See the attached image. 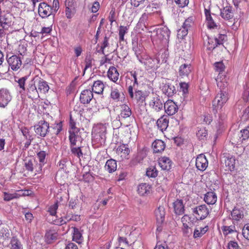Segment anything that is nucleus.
Instances as JSON below:
<instances>
[{
	"instance_id": "53",
	"label": "nucleus",
	"mask_w": 249,
	"mask_h": 249,
	"mask_svg": "<svg viewBox=\"0 0 249 249\" xmlns=\"http://www.w3.org/2000/svg\"><path fill=\"white\" fill-rule=\"evenodd\" d=\"M128 28L126 26H120L119 29V36L120 41L124 40V36L127 33Z\"/></svg>"
},
{
	"instance_id": "22",
	"label": "nucleus",
	"mask_w": 249,
	"mask_h": 249,
	"mask_svg": "<svg viewBox=\"0 0 249 249\" xmlns=\"http://www.w3.org/2000/svg\"><path fill=\"white\" fill-rule=\"evenodd\" d=\"M175 213L177 215H181L184 213V205L181 199H177L173 203Z\"/></svg>"
},
{
	"instance_id": "43",
	"label": "nucleus",
	"mask_w": 249,
	"mask_h": 249,
	"mask_svg": "<svg viewBox=\"0 0 249 249\" xmlns=\"http://www.w3.org/2000/svg\"><path fill=\"white\" fill-rule=\"evenodd\" d=\"M225 163L228 167V170L232 171L235 167V160L232 156L227 157L225 159Z\"/></svg>"
},
{
	"instance_id": "13",
	"label": "nucleus",
	"mask_w": 249,
	"mask_h": 249,
	"mask_svg": "<svg viewBox=\"0 0 249 249\" xmlns=\"http://www.w3.org/2000/svg\"><path fill=\"white\" fill-rule=\"evenodd\" d=\"M194 213L197 215V219L203 220L209 214V210L205 205H201L195 208L193 211Z\"/></svg>"
},
{
	"instance_id": "44",
	"label": "nucleus",
	"mask_w": 249,
	"mask_h": 249,
	"mask_svg": "<svg viewBox=\"0 0 249 249\" xmlns=\"http://www.w3.org/2000/svg\"><path fill=\"white\" fill-rule=\"evenodd\" d=\"M146 156L147 150L145 148H143L142 149H140L134 158V160L137 162H141L143 160Z\"/></svg>"
},
{
	"instance_id": "2",
	"label": "nucleus",
	"mask_w": 249,
	"mask_h": 249,
	"mask_svg": "<svg viewBox=\"0 0 249 249\" xmlns=\"http://www.w3.org/2000/svg\"><path fill=\"white\" fill-rule=\"evenodd\" d=\"M131 115L132 111L129 107L125 104L122 105L121 106L120 113L118 115L116 119L122 124L124 123L126 120H132Z\"/></svg>"
},
{
	"instance_id": "38",
	"label": "nucleus",
	"mask_w": 249,
	"mask_h": 249,
	"mask_svg": "<svg viewBox=\"0 0 249 249\" xmlns=\"http://www.w3.org/2000/svg\"><path fill=\"white\" fill-rule=\"evenodd\" d=\"M208 230V227L196 228L194 231L193 237L195 239L201 237Z\"/></svg>"
},
{
	"instance_id": "33",
	"label": "nucleus",
	"mask_w": 249,
	"mask_h": 249,
	"mask_svg": "<svg viewBox=\"0 0 249 249\" xmlns=\"http://www.w3.org/2000/svg\"><path fill=\"white\" fill-rule=\"evenodd\" d=\"M133 50L135 52V54L139 61L142 59L144 55H146L144 52V48L142 46L138 44L133 46Z\"/></svg>"
},
{
	"instance_id": "8",
	"label": "nucleus",
	"mask_w": 249,
	"mask_h": 249,
	"mask_svg": "<svg viewBox=\"0 0 249 249\" xmlns=\"http://www.w3.org/2000/svg\"><path fill=\"white\" fill-rule=\"evenodd\" d=\"M7 61L11 67V68L13 71H17L19 69L22 65V61L21 57L17 55H13L9 56L8 55L6 56Z\"/></svg>"
},
{
	"instance_id": "49",
	"label": "nucleus",
	"mask_w": 249,
	"mask_h": 249,
	"mask_svg": "<svg viewBox=\"0 0 249 249\" xmlns=\"http://www.w3.org/2000/svg\"><path fill=\"white\" fill-rule=\"evenodd\" d=\"M217 42L215 38L210 37L208 36V42L207 44V49L209 50H213L218 45Z\"/></svg>"
},
{
	"instance_id": "25",
	"label": "nucleus",
	"mask_w": 249,
	"mask_h": 249,
	"mask_svg": "<svg viewBox=\"0 0 249 249\" xmlns=\"http://www.w3.org/2000/svg\"><path fill=\"white\" fill-rule=\"evenodd\" d=\"M220 15L225 19L229 20L233 17V14L232 12V7L230 6H227L220 10Z\"/></svg>"
},
{
	"instance_id": "34",
	"label": "nucleus",
	"mask_w": 249,
	"mask_h": 249,
	"mask_svg": "<svg viewBox=\"0 0 249 249\" xmlns=\"http://www.w3.org/2000/svg\"><path fill=\"white\" fill-rule=\"evenodd\" d=\"M72 229H73L72 240L78 244L81 243L83 241L81 231L76 227H72Z\"/></svg>"
},
{
	"instance_id": "56",
	"label": "nucleus",
	"mask_w": 249,
	"mask_h": 249,
	"mask_svg": "<svg viewBox=\"0 0 249 249\" xmlns=\"http://www.w3.org/2000/svg\"><path fill=\"white\" fill-rule=\"evenodd\" d=\"M181 222L183 227L186 226V227H188V226H191L193 224L191 217L187 214H185L181 218Z\"/></svg>"
},
{
	"instance_id": "50",
	"label": "nucleus",
	"mask_w": 249,
	"mask_h": 249,
	"mask_svg": "<svg viewBox=\"0 0 249 249\" xmlns=\"http://www.w3.org/2000/svg\"><path fill=\"white\" fill-rule=\"evenodd\" d=\"M158 171L154 166H150L147 168L146 175L149 178H155L158 176Z\"/></svg>"
},
{
	"instance_id": "15",
	"label": "nucleus",
	"mask_w": 249,
	"mask_h": 249,
	"mask_svg": "<svg viewBox=\"0 0 249 249\" xmlns=\"http://www.w3.org/2000/svg\"><path fill=\"white\" fill-rule=\"evenodd\" d=\"M36 85L37 87L38 93H45L49 89V87L47 83L40 77L34 78Z\"/></svg>"
},
{
	"instance_id": "17",
	"label": "nucleus",
	"mask_w": 249,
	"mask_h": 249,
	"mask_svg": "<svg viewBox=\"0 0 249 249\" xmlns=\"http://www.w3.org/2000/svg\"><path fill=\"white\" fill-rule=\"evenodd\" d=\"M196 168L200 171H204L208 166V160L203 154L199 155L196 161Z\"/></svg>"
},
{
	"instance_id": "60",
	"label": "nucleus",
	"mask_w": 249,
	"mask_h": 249,
	"mask_svg": "<svg viewBox=\"0 0 249 249\" xmlns=\"http://www.w3.org/2000/svg\"><path fill=\"white\" fill-rule=\"evenodd\" d=\"M46 156V153L44 151H41L37 154V157L39 161L41 163L44 164L45 161V158Z\"/></svg>"
},
{
	"instance_id": "14",
	"label": "nucleus",
	"mask_w": 249,
	"mask_h": 249,
	"mask_svg": "<svg viewBox=\"0 0 249 249\" xmlns=\"http://www.w3.org/2000/svg\"><path fill=\"white\" fill-rule=\"evenodd\" d=\"M12 97L9 91L5 89H0V107H4L11 101Z\"/></svg>"
},
{
	"instance_id": "58",
	"label": "nucleus",
	"mask_w": 249,
	"mask_h": 249,
	"mask_svg": "<svg viewBox=\"0 0 249 249\" xmlns=\"http://www.w3.org/2000/svg\"><path fill=\"white\" fill-rule=\"evenodd\" d=\"M27 79V76H24L18 78V80H16V81L17 82L18 84V86L19 87L24 91L25 90V84Z\"/></svg>"
},
{
	"instance_id": "52",
	"label": "nucleus",
	"mask_w": 249,
	"mask_h": 249,
	"mask_svg": "<svg viewBox=\"0 0 249 249\" xmlns=\"http://www.w3.org/2000/svg\"><path fill=\"white\" fill-rule=\"evenodd\" d=\"M196 136L200 140H204L208 135L207 130L205 128H200L196 132Z\"/></svg>"
},
{
	"instance_id": "4",
	"label": "nucleus",
	"mask_w": 249,
	"mask_h": 249,
	"mask_svg": "<svg viewBox=\"0 0 249 249\" xmlns=\"http://www.w3.org/2000/svg\"><path fill=\"white\" fill-rule=\"evenodd\" d=\"M193 24V19L189 18L184 22L181 28L178 31L177 37L178 39H182L188 33V30L190 29Z\"/></svg>"
},
{
	"instance_id": "18",
	"label": "nucleus",
	"mask_w": 249,
	"mask_h": 249,
	"mask_svg": "<svg viewBox=\"0 0 249 249\" xmlns=\"http://www.w3.org/2000/svg\"><path fill=\"white\" fill-rule=\"evenodd\" d=\"M92 91L89 89H85L82 91L80 96V101L83 104H89L92 99L93 95Z\"/></svg>"
},
{
	"instance_id": "24",
	"label": "nucleus",
	"mask_w": 249,
	"mask_h": 249,
	"mask_svg": "<svg viewBox=\"0 0 249 249\" xmlns=\"http://www.w3.org/2000/svg\"><path fill=\"white\" fill-rule=\"evenodd\" d=\"M205 15L207 23V26L210 29L216 28L217 25L214 22L213 18L212 17L210 9L205 8Z\"/></svg>"
},
{
	"instance_id": "62",
	"label": "nucleus",
	"mask_w": 249,
	"mask_h": 249,
	"mask_svg": "<svg viewBox=\"0 0 249 249\" xmlns=\"http://www.w3.org/2000/svg\"><path fill=\"white\" fill-rule=\"evenodd\" d=\"M116 12L115 8L112 7L109 12L108 16V19L110 22V24L112 25V23L116 20L115 19Z\"/></svg>"
},
{
	"instance_id": "57",
	"label": "nucleus",
	"mask_w": 249,
	"mask_h": 249,
	"mask_svg": "<svg viewBox=\"0 0 249 249\" xmlns=\"http://www.w3.org/2000/svg\"><path fill=\"white\" fill-rule=\"evenodd\" d=\"M222 230L224 232V234H228L233 232L235 231V226L231 225L230 226H224L222 227Z\"/></svg>"
},
{
	"instance_id": "41",
	"label": "nucleus",
	"mask_w": 249,
	"mask_h": 249,
	"mask_svg": "<svg viewBox=\"0 0 249 249\" xmlns=\"http://www.w3.org/2000/svg\"><path fill=\"white\" fill-rule=\"evenodd\" d=\"M215 80L217 82V86L220 89V92L221 90H226V88L228 86V83L225 77L222 78L221 76H218Z\"/></svg>"
},
{
	"instance_id": "28",
	"label": "nucleus",
	"mask_w": 249,
	"mask_h": 249,
	"mask_svg": "<svg viewBox=\"0 0 249 249\" xmlns=\"http://www.w3.org/2000/svg\"><path fill=\"white\" fill-rule=\"evenodd\" d=\"M169 119L167 116H164L161 117L157 121L158 127L162 132L165 130L168 126Z\"/></svg>"
},
{
	"instance_id": "59",
	"label": "nucleus",
	"mask_w": 249,
	"mask_h": 249,
	"mask_svg": "<svg viewBox=\"0 0 249 249\" xmlns=\"http://www.w3.org/2000/svg\"><path fill=\"white\" fill-rule=\"evenodd\" d=\"M69 127L70 129L69 131L79 132V128L76 127L75 123L71 117H70V119Z\"/></svg>"
},
{
	"instance_id": "46",
	"label": "nucleus",
	"mask_w": 249,
	"mask_h": 249,
	"mask_svg": "<svg viewBox=\"0 0 249 249\" xmlns=\"http://www.w3.org/2000/svg\"><path fill=\"white\" fill-rule=\"evenodd\" d=\"M141 71H131L130 72L131 76L134 79V83L133 86V88L135 89V85H138V80L140 79L142 77V75L141 74Z\"/></svg>"
},
{
	"instance_id": "23",
	"label": "nucleus",
	"mask_w": 249,
	"mask_h": 249,
	"mask_svg": "<svg viewBox=\"0 0 249 249\" xmlns=\"http://www.w3.org/2000/svg\"><path fill=\"white\" fill-rule=\"evenodd\" d=\"M165 213V209L163 206H160L155 210V214L158 224H161L164 221Z\"/></svg>"
},
{
	"instance_id": "6",
	"label": "nucleus",
	"mask_w": 249,
	"mask_h": 249,
	"mask_svg": "<svg viewBox=\"0 0 249 249\" xmlns=\"http://www.w3.org/2000/svg\"><path fill=\"white\" fill-rule=\"evenodd\" d=\"M133 89L132 86H129L128 88V93L130 97L132 99L136 100L139 104L142 105L144 103L145 96L143 92L139 90H135V93L133 92Z\"/></svg>"
},
{
	"instance_id": "39",
	"label": "nucleus",
	"mask_w": 249,
	"mask_h": 249,
	"mask_svg": "<svg viewBox=\"0 0 249 249\" xmlns=\"http://www.w3.org/2000/svg\"><path fill=\"white\" fill-rule=\"evenodd\" d=\"M24 165L28 171L33 172V166L36 163L35 158L33 157L26 158L24 160Z\"/></svg>"
},
{
	"instance_id": "54",
	"label": "nucleus",
	"mask_w": 249,
	"mask_h": 249,
	"mask_svg": "<svg viewBox=\"0 0 249 249\" xmlns=\"http://www.w3.org/2000/svg\"><path fill=\"white\" fill-rule=\"evenodd\" d=\"M240 138L239 142H243V141L249 138V130L247 129H244L240 131V134L239 136Z\"/></svg>"
},
{
	"instance_id": "36",
	"label": "nucleus",
	"mask_w": 249,
	"mask_h": 249,
	"mask_svg": "<svg viewBox=\"0 0 249 249\" xmlns=\"http://www.w3.org/2000/svg\"><path fill=\"white\" fill-rule=\"evenodd\" d=\"M105 168L109 173L114 172L117 169L116 161L112 159L107 160L106 163Z\"/></svg>"
},
{
	"instance_id": "30",
	"label": "nucleus",
	"mask_w": 249,
	"mask_h": 249,
	"mask_svg": "<svg viewBox=\"0 0 249 249\" xmlns=\"http://www.w3.org/2000/svg\"><path fill=\"white\" fill-rule=\"evenodd\" d=\"M204 200L208 204H214L217 201V196L213 192H207L204 196Z\"/></svg>"
},
{
	"instance_id": "16",
	"label": "nucleus",
	"mask_w": 249,
	"mask_h": 249,
	"mask_svg": "<svg viewBox=\"0 0 249 249\" xmlns=\"http://www.w3.org/2000/svg\"><path fill=\"white\" fill-rule=\"evenodd\" d=\"M164 108L165 112L168 115L175 114L178 110V106L171 100H168L164 104Z\"/></svg>"
},
{
	"instance_id": "29",
	"label": "nucleus",
	"mask_w": 249,
	"mask_h": 249,
	"mask_svg": "<svg viewBox=\"0 0 249 249\" xmlns=\"http://www.w3.org/2000/svg\"><path fill=\"white\" fill-rule=\"evenodd\" d=\"M159 165L164 170H169L171 168V160L167 157H162L159 159Z\"/></svg>"
},
{
	"instance_id": "40",
	"label": "nucleus",
	"mask_w": 249,
	"mask_h": 249,
	"mask_svg": "<svg viewBox=\"0 0 249 249\" xmlns=\"http://www.w3.org/2000/svg\"><path fill=\"white\" fill-rule=\"evenodd\" d=\"M58 233L54 231H50L45 234V240L47 243L51 244L57 239Z\"/></svg>"
},
{
	"instance_id": "11",
	"label": "nucleus",
	"mask_w": 249,
	"mask_h": 249,
	"mask_svg": "<svg viewBox=\"0 0 249 249\" xmlns=\"http://www.w3.org/2000/svg\"><path fill=\"white\" fill-rule=\"evenodd\" d=\"M170 35V31L166 26L158 28L156 30V35L158 38L164 43L168 42Z\"/></svg>"
},
{
	"instance_id": "35",
	"label": "nucleus",
	"mask_w": 249,
	"mask_h": 249,
	"mask_svg": "<svg viewBox=\"0 0 249 249\" xmlns=\"http://www.w3.org/2000/svg\"><path fill=\"white\" fill-rule=\"evenodd\" d=\"M151 186L146 183H142L138 187V194L141 196H144L150 193Z\"/></svg>"
},
{
	"instance_id": "51",
	"label": "nucleus",
	"mask_w": 249,
	"mask_h": 249,
	"mask_svg": "<svg viewBox=\"0 0 249 249\" xmlns=\"http://www.w3.org/2000/svg\"><path fill=\"white\" fill-rule=\"evenodd\" d=\"M20 196L17 193L10 194L7 192H3V199L4 201H9L14 198H18Z\"/></svg>"
},
{
	"instance_id": "10",
	"label": "nucleus",
	"mask_w": 249,
	"mask_h": 249,
	"mask_svg": "<svg viewBox=\"0 0 249 249\" xmlns=\"http://www.w3.org/2000/svg\"><path fill=\"white\" fill-rule=\"evenodd\" d=\"M122 87L121 85L114 84L111 87L110 98L115 102L121 100L123 95Z\"/></svg>"
},
{
	"instance_id": "42",
	"label": "nucleus",
	"mask_w": 249,
	"mask_h": 249,
	"mask_svg": "<svg viewBox=\"0 0 249 249\" xmlns=\"http://www.w3.org/2000/svg\"><path fill=\"white\" fill-rule=\"evenodd\" d=\"M163 92L168 97L172 96L176 92L174 86L169 84H166L163 88Z\"/></svg>"
},
{
	"instance_id": "48",
	"label": "nucleus",
	"mask_w": 249,
	"mask_h": 249,
	"mask_svg": "<svg viewBox=\"0 0 249 249\" xmlns=\"http://www.w3.org/2000/svg\"><path fill=\"white\" fill-rule=\"evenodd\" d=\"M11 25V22L5 16H0V27L8 29Z\"/></svg>"
},
{
	"instance_id": "64",
	"label": "nucleus",
	"mask_w": 249,
	"mask_h": 249,
	"mask_svg": "<svg viewBox=\"0 0 249 249\" xmlns=\"http://www.w3.org/2000/svg\"><path fill=\"white\" fill-rule=\"evenodd\" d=\"M242 234L246 239L249 240V224L244 226L242 230Z\"/></svg>"
},
{
	"instance_id": "3",
	"label": "nucleus",
	"mask_w": 249,
	"mask_h": 249,
	"mask_svg": "<svg viewBox=\"0 0 249 249\" xmlns=\"http://www.w3.org/2000/svg\"><path fill=\"white\" fill-rule=\"evenodd\" d=\"M49 124L45 120L39 121L34 125L35 133L41 137H45L49 131Z\"/></svg>"
},
{
	"instance_id": "31",
	"label": "nucleus",
	"mask_w": 249,
	"mask_h": 249,
	"mask_svg": "<svg viewBox=\"0 0 249 249\" xmlns=\"http://www.w3.org/2000/svg\"><path fill=\"white\" fill-rule=\"evenodd\" d=\"M244 216L243 211L236 208H234L231 212L229 218L234 221H239Z\"/></svg>"
},
{
	"instance_id": "1",
	"label": "nucleus",
	"mask_w": 249,
	"mask_h": 249,
	"mask_svg": "<svg viewBox=\"0 0 249 249\" xmlns=\"http://www.w3.org/2000/svg\"><path fill=\"white\" fill-rule=\"evenodd\" d=\"M229 98L226 90H221L218 92L213 101V110L214 113L217 112L218 108L221 109L227 102Z\"/></svg>"
},
{
	"instance_id": "12",
	"label": "nucleus",
	"mask_w": 249,
	"mask_h": 249,
	"mask_svg": "<svg viewBox=\"0 0 249 249\" xmlns=\"http://www.w3.org/2000/svg\"><path fill=\"white\" fill-rule=\"evenodd\" d=\"M139 62L144 64L147 70H149L154 68L156 65L159 63L160 60L157 58H153L146 54Z\"/></svg>"
},
{
	"instance_id": "9",
	"label": "nucleus",
	"mask_w": 249,
	"mask_h": 249,
	"mask_svg": "<svg viewBox=\"0 0 249 249\" xmlns=\"http://www.w3.org/2000/svg\"><path fill=\"white\" fill-rule=\"evenodd\" d=\"M164 101L161 97L155 95L149 102V106L156 112H159L163 109Z\"/></svg>"
},
{
	"instance_id": "26",
	"label": "nucleus",
	"mask_w": 249,
	"mask_h": 249,
	"mask_svg": "<svg viewBox=\"0 0 249 249\" xmlns=\"http://www.w3.org/2000/svg\"><path fill=\"white\" fill-rule=\"evenodd\" d=\"M152 147L154 153H160L165 147L164 142L160 140H156L152 143Z\"/></svg>"
},
{
	"instance_id": "7",
	"label": "nucleus",
	"mask_w": 249,
	"mask_h": 249,
	"mask_svg": "<svg viewBox=\"0 0 249 249\" xmlns=\"http://www.w3.org/2000/svg\"><path fill=\"white\" fill-rule=\"evenodd\" d=\"M26 92L29 98L36 99L39 97L34 78L29 82L27 87Z\"/></svg>"
},
{
	"instance_id": "37",
	"label": "nucleus",
	"mask_w": 249,
	"mask_h": 249,
	"mask_svg": "<svg viewBox=\"0 0 249 249\" xmlns=\"http://www.w3.org/2000/svg\"><path fill=\"white\" fill-rule=\"evenodd\" d=\"M119 74L117 70L114 67H110L107 71L108 77L114 82H116L118 79Z\"/></svg>"
},
{
	"instance_id": "27",
	"label": "nucleus",
	"mask_w": 249,
	"mask_h": 249,
	"mask_svg": "<svg viewBox=\"0 0 249 249\" xmlns=\"http://www.w3.org/2000/svg\"><path fill=\"white\" fill-rule=\"evenodd\" d=\"M117 153L120 155L121 157L128 159L127 156L130 153V149L126 144H123L119 146L116 149Z\"/></svg>"
},
{
	"instance_id": "21",
	"label": "nucleus",
	"mask_w": 249,
	"mask_h": 249,
	"mask_svg": "<svg viewBox=\"0 0 249 249\" xmlns=\"http://www.w3.org/2000/svg\"><path fill=\"white\" fill-rule=\"evenodd\" d=\"M69 133L70 146H76L78 142H81V137L79 134V132L69 131Z\"/></svg>"
},
{
	"instance_id": "20",
	"label": "nucleus",
	"mask_w": 249,
	"mask_h": 249,
	"mask_svg": "<svg viewBox=\"0 0 249 249\" xmlns=\"http://www.w3.org/2000/svg\"><path fill=\"white\" fill-rule=\"evenodd\" d=\"M192 67L190 64H184L179 68L178 73L182 77H188L192 71Z\"/></svg>"
},
{
	"instance_id": "5",
	"label": "nucleus",
	"mask_w": 249,
	"mask_h": 249,
	"mask_svg": "<svg viewBox=\"0 0 249 249\" xmlns=\"http://www.w3.org/2000/svg\"><path fill=\"white\" fill-rule=\"evenodd\" d=\"M38 12L42 18H46L52 15L53 18L55 16L52 7L46 2H41L39 4Z\"/></svg>"
},
{
	"instance_id": "61",
	"label": "nucleus",
	"mask_w": 249,
	"mask_h": 249,
	"mask_svg": "<svg viewBox=\"0 0 249 249\" xmlns=\"http://www.w3.org/2000/svg\"><path fill=\"white\" fill-rule=\"evenodd\" d=\"M215 70L219 73L222 72L225 69V66L222 62H217L214 64Z\"/></svg>"
},
{
	"instance_id": "47",
	"label": "nucleus",
	"mask_w": 249,
	"mask_h": 249,
	"mask_svg": "<svg viewBox=\"0 0 249 249\" xmlns=\"http://www.w3.org/2000/svg\"><path fill=\"white\" fill-rule=\"evenodd\" d=\"M71 152L75 156H76L79 159L83 156V153L81 150V146L78 144L77 146H70Z\"/></svg>"
},
{
	"instance_id": "63",
	"label": "nucleus",
	"mask_w": 249,
	"mask_h": 249,
	"mask_svg": "<svg viewBox=\"0 0 249 249\" xmlns=\"http://www.w3.org/2000/svg\"><path fill=\"white\" fill-rule=\"evenodd\" d=\"M243 98L245 102H248L249 99V84H247L244 88L243 93Z\"/></svg>"
},
{
	"instance_id": "55",
	"label": "nucleus",
	"mask_w": 249,
	"mask_h": 249,
	"mask_svg": "<svg viewBox=\"0 0 249 249\" xmlns=\"http://www.w3.org/2000/svg\"><path fill=\"white\" fill-rule=\"evenodd\" d=\"M59 206V202L57 201L54 204L50 206L49 207L48 212L50 213L51 215H55L56 213V210L58 209V208Z\"/></svg>"
},
{
	"instance_id": "45",
	"label": "nucleus",
	"mask_w": 249,
	"mask_h": 249,
	"mask_svg": "<svg viewBox=\"0 0 249 249\" xmlns=\"http://www.w3.org/2000/svg\"><path fill=\"white\" fill-rule=\"evenodd\" d=\"M11 246L10 249H22V245L16 237H13L10 241Z\"/></svg>"
},
{
	"instance_id": "32",
	"label": "nucleus",
	"mask_w": 249,
	"mask_h": 249,
	"mask_svg": "<svg viewBox=\"0 0 249 249\" xmlns=\"http://www.w3.org/2000/svg\"><path fill=\"white\" fill-rule=\"evenodd\" d=\"M104 89V85L102 81L97 80L93 83L92 85V91L95 93L100 94L103 92Z\"/></svg>"
},
{
	"instance_id": "19",
	"label": "nucleus",
	"mask_w": 249,
	"mask_h": 249,
	"mask_svg": "<svg viewBox=\"0 0 249 249\" xmlns=\"http://www.w3.org/2000/svg\"><path fill=\"white\" fill-rule=\"evenodd\" d=\"M106 132V127L104 125L100 124L94 128V133L92 135L96 137L97 139H105Z\"/></svg>"
}]
</instances>
